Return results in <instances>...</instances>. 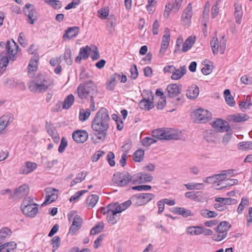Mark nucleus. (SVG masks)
<instances>
[{"label":"nucleus","instance_id":"31","mask_svg":"<svg viewBox=\"0 0 252 252\" xmlns=\"http://www.w3.org/2000/svg\"><path fill=\"white\" fill-rule=\"evenodd\" d=\"M74 101V95L72 94H69L65 98L63 101V108L66 109L69 108L72 105Z\"/></svg>","mask_w":252,"mask_h":252},{"label":"nucleus","instance_id":"34","mask_svg":"<svg viewBox=\"0 0 252 252\" xmlns=\"http://www.w3.org/2000/svg\"><path fill=\"white\" fill-rule=\"evenodd\" d=\"M202 227L200 226H189L187 228V232L188 234L192 235H198L202 234Z\"/></svg>","mask_w":252,"mask_h":252},{"label":"nucleus","instance_id":"4","mask_svg":"<svg viewBox=\"0 0 252 252\" xmlns=\"http://www.w3.org/2000/svg\"><path fill=\"white\" fill-rule=\"evenodd\" d=\"M153 137L160 140H178L181 138V132H177L172 129H157L152 131Z\"/></svg>","mask_w":252,"mask_h":252},{"label":"nucleus","instance_id":"15","mask_svg":"<svg viewBox=\"0 0 252 252\" xmlns=\"http://www.w3.org/2000/svg\"><path fill=\"white\" fill-rule=\"evenodd\" d=\"M182 90V86L177 85L176 84H171L167 86L166 91L167 97L172 98L179 95Z\"/></svg>","mask_w":252,"mask_h":252},{"label":"nucleus","instance_id":"52","mask_svg":"<svg viewBox=\"0 0 252 252\" xmlns=\"http://www.w3.org/2000/svg\"><path fill=\"white\" fill-rule=\"evenodd\" d=\"M238 146L239 149H252V142H241L239 143Z\"/></svg>","mask_w":252,"mask_h":252},{"label":"nucleus","instance_id":"42","mask_svg":"<svg viewBox=\"0 0 252 252\" xmlns=\"http://www.w3.org/2000/svg\"><path fill=\"white\" fill-rule=\"evenodd\" d=\"M104 223L102 222H99L91 229L90 234L94 235L101 232L104 228Z\"/></svg>","mask_w":252,"mask_h":252},{"label":"nucleus","instance_id":"54","mask_svg":"<svg viewBox=\"0 0 252 252\" xmlns=\"http://www.w3.org/2000/svg\"><path fill=\"white\" fill-rule=\"evenodd\" d=\"M60 238L58 236H56L51 240V244L53 245V251L56 250L60 246Z\"/></svg>","mask_w":252,"mask_h":252},{"label":"nucleus","instance_id":"29","mask_svg":"<svg viewBox=\"0 0 252 252\" xmlns=\"http://www.w3.org/2000/svg\"><path fill=\"white\" fill-rule=\"evenodd\" d=\"M195 42V37H189L183 44L182 51L186 52L190 49Z\"/></svg>","mask_w":252,"mask_h":252},{"label":"nucleus","instance_id":"20","mask_svg":"<svg viewBox=\"0 0 252 252\" xmlns=\"http://www.w3.org/2000/svg\"><path fill=\"white\" fill-rule=\"evenodd\" d=\"M29 189L28 186L24 184L14 190L13 197L17 198H21L28 195Z\"/></svg>","mask_w":252,"mask_h":252},{"label":"nucleus","instance_id":"56","mask_svg":"<svg viewBox=\"0 0 252 252\" xmlns=\"http://www.w3.org/2000/svg\"><path fill=\"white\" fill-rule=\"evenodd\" d=\"M152 187L150 185H138L134 186L132 188L133 190H136L138 191L141 190H149L151 189Z\"/></svg>","mask_w":252,"mask_h":252},{"label":"nucleus","instance_id":"38","mask_svg":"<svg viewBox=\"0 0 252 252\" xmlns=\"http://www.w3.org/2000/svg\"><path fill=\"white\" fill-rule=\"evenodd\" d=\"M91 51L90 47L87 45L80 49L79 55L81 56L82 59L86 60L89 58Z\"/></svg>","mask_w":252,"mask_h":252},{"label":"nucleus","instance_id":"39","mask_svg":"<svg viewBox=\"0 0 252 252\" xmlns=\"http://www.w3.org/2000/svg\"><path fill=\"white\" fill-rule=\"evenodd\" d=\"M130 204H132L131 199L121 204L117 205V209L115 210L116 213H120L127 209Z\"/></svg>","mask_w":252,"mask_h":252},{"label":"nucleus","instance_id":"51","mask_svg":"<svg viewBox=\"0 0 252 252\" xmlns=\"http://www.w3.org/2000/svg\"><path fill=\"white\" fill-rule=\"evenodd\" d=\"M109 14V10L107 8H102L98 11V16L102 19H106Z\"/></svg>","mask_w":252,"mask_h":252},{"label":"nucleus","instance_id":"24","mask_svg":"<svg viewBox=\"0 0 252 252\" xmlns=\"http://www.w3.org/2000/svg\"><path fill=\"white\" fill-rule=\"evenodd\" d=\"M185 196L191 200L195 201H201L203 199L202 193L200 191H189L185 194Z\"/></svg>","mask_w":252,"mask_h":252},{"label":"nucleus","instance_id":"36","mask_svg":"<svg viewBox=\"0 0 252 252\" xmlns=\"http://www.w3.org/2000/svg\"><path fill=\"white\" fill-rule=\"evenodd\" d=\"M48 125V123H46V125ZM47 128V132L52 137L54 140V141L57 143H58L60 140V137L55 128H50L49 126H46Z\"/></svg>","mask_w":252,"mask_h":252},{"label":"nucleus","instance_id":"13","mask_svg":"<svg viewBox=\"0 0 252 252\" xmlns=\"http://www.w3.org/2000/svg\"><path fill=\"white\" fill-rule=\"evenodd\" d=\"M24 12L28 17L27 21L31 24H33L36 20V11L33 5L27 3L24 8Z\"/></svg>","mask_w":252,"mask_h":252},{"label":"nucleus","instance_id":"5","mask_svg":"<svg viewBox=\"0 0 252 252\" xmlns=\"http://www.w3.org/2000/svg\"><path fill=\"white\" fill-rule=\"evenodd\" d=\"M38 205L33 202L32 197L25 198L22 201L20 208L23 213L27 217L34 218L38 213Z\"/></svg>","mask_w":252,"mask_h":252},{"label":"nucleus","instance_id":"21","mask_svg":"<svg viewBox=\"0 0 252 252\" xmlns=\"http://www.w3.org/2000/svg\"><path fill=\"white\" fill-rule=\"evenodd\" d=\"M13 119V118L10 114L3 115L0 118V133L12 122Z\"/></svg>","mask_w":252,"mask_h":252},{"label":"nucleus","instance_id":"19","mask_svg":"<svg viewBox=\"0 0 252 252\" xmlns=\"http://www.w3.org/2000/svg\"><path fill=\"white\" fill-rule=\"evenodd\" d=\"M82 220L81 217L76 215L73 219L72 223L69 228V233L71 235H73L81 227Z\"/></svg>","mask_w":252,"mask_h":252},{"label":"nucleus","instance_id":"59","mask_svg":"<svg viewBox=\"0 0 252 252\" xmlns=\"http://www.w3.org/2000/svg\"><path fill=\"white\" fill-rule=\"evenodd\" d=\"M183 0H175V2L171 4V7L173 8V10L177 12L181 6Z\"/></svg>","mask_w":252,"mask_h":252},{"label":"nucleus","instance_id":"8","mask_svg":"<svg viewBox=\"0 0 252 252\" xmlns=\"http://www.w3.org/2000/svg\"><path fill=\"white\" fill-rule=\"evenodd\" d=\"M143 99L139 103L141 109L150 110L154 107V94L152 91L144 90L142 94Z\"/></svg>","mask_w":252,"mask_h":252},{"label":"nucleus","instance_id":"27","mask_svg":"<svg viewBox=\"0 0 252 252\" xmlns=\"http://www.w3.org/2000/svg\"><path fill=\"white\" fill-rule=\"evenodd\" d=\"M37 167L35 163L32 162H27L26 165L23 166L21 169V173L23 174H27L33 171Z\"/></svg>","mask_w":252,"mask_h":252},{"label":"nucleus","instance_id":"3","mask_svg":"<svg viewBox=\"0 0 252 252\" xmlns=\"http://www.w3.org/2000/svg\"><path fill=\"white\" fill-rule=\"evenodd\" d=\"M52 84V82L45 75L39 74L29 82V89L32 92L41 93L45 92Z\"/></svg>","mask_w":252,"mask_h":252},{"label":"nucleus","instance_id":"6","mask_svg":"<svg viewBox=\"0 0 252 252\" xmlns=\"http://www.w3.org/2000/svg\"><path fill=\"white\" fill-rule=\"evenodd\" d=\"M231 227L229 222L226 221H222L218 224L215 229L217 234L213 236V239L216 241H220L225 238L227 235V231Z\"/></svg>","mask_w":252,"mask_h":252},{"label":"nucleus","instance_id":"22","mask_svg":"<svg viewBox=\"0 0 252 252\" xmlns=\"http://www.w3.org/2000/svg\"><path fill=\"white\" fill-rule=\"evenodd\" d=\"M199 93V87L197 85L193 84L189 87L187 90L186 95L188 98L192 99L198 96Z\"/></svg>","mask_w":252,"mask_h":252},{"label":"nucleus","instance_id":"45","mask_svg":"<svg viewBox=\"0 0 252 252\" xmlns=\"http://www.w3.org/2000/svg\"><path fill=\"white\" fill-rule=\"evenodd\" d=\"M117 214L118 213H116V211H115L114 212H110L107 216V220L110 224H114L117 222L118 219L116 218Z\"/></svg>","mask_w":252,"mask_h":252},{"label":"nucleus","instance_id":"48","mask_svg":"<svg viewBox=\"0 0 252 252\" xmlns=\"http://www.w3.org/2000/svg\"><path fill=\"white\" fill-rule=\"evenodd\" d=\"M249 204V201L247 198H242L241 202L238 207L237 212L239 214H241L243 209L245 207L248 206Z\"/></svg>","mask_w":252,"mask_h":252},{"label":"nucleus","instance_id":"16","mask_svg":"<svg viewBox=\"0 0 252 252\" xmlns=\"http://www.w3.org/2000/svg\"><path fill=\"white\" fill-rule=\"evenodd\" d=\"M72 138L78 143L85 142L88 138V134L85 130H77L72 133Z\"/></svg>","mask_w":252,"mask_h":252},{"label":"nucleus","instance_id":"35","mask_svg":"<svg viewBox=\"0 0 252 252\" xmlns=\"http://www.w3.org/2000/svg\"><path fill=\"white\" fill-rule=\"evenodd\" d=\"M87 175V172L84 171L78 174L76 178L71 181L70 186L72 187L76 184L82 182L85 179Z\"/></svg>","mask_w":252,"mask_h":252},{"label":"nucleus","instance_id":"26","mask_svg":"<svg viewBox=\"0 0 252 252\" xmlns=\"http://www.w3.org/2000/svg\"><path fill=\"white\" fill-rule=\"evenodd\" d=\"M170 40V37L169 35H163L162 38L161 43V48L159 50V53L163 55L166 49H167L169 42Z\"/></svg>","mask_w":252,"mask_h":252},{"label":"nucleus","instance_id":"58","mask_svg":"<svg viewBox=\"0 0 252 252\" xmlns=\"http://www.w3.org/2000/svg\"><path fill=\"white\" fill-rule=\"evenodd\" d=\"M131 73V77L132 79H135L138 75V71L135 64H133L130 68V70Z\"/></svg>","mask_w":252,"mask_h":252},{"label":"nucleus","instance_id":"50","mask_svg":"<svg viewBox=\"0 0 252 252\" xmlns=\"http://www.w3.org/2000/svg\"><path fill=\"white\" fill-rule=\"evenodd\" d=\"M88 192L87 190H82L76 192L73 195L71 196L69 201L71 202L78 200L84 194Z\"/></svg>","mask_w":252,"mask_h":252},{"label":"nucleus","instance_id":"53","mask_svg":"<svg viewBox=\"0 0 252 252\" xmlns=\"http://www.w3.org/2000/svg\"><path fill=\"white\" fill-rule=\"evenodd\" d=\"M157 141L149 137H146L144 138L142 141V143L144 146L149 147L152 144L156 143Z\"/></svg>","mask_w":252,"mask_h":252},{"label":"nucleus","instance_id":"62","mask_svg":"<svg viewBox=\"0 0 252 252\" xmlns=\"http://www.w3.org/2000/svg\"><path fill=\"white\" fill-rule=\"evenodd\" d=\"M105 235L104 234H100L99 237L94 241V247L95 249H97L99 247L100 243L102 242L105 237Z\"/></svg>","mask_w":252,"mask_h":252},{"label":"nucleus","instance_id":"55","mask_svg":"<svg viewBox=\"0 0 252 252\" xmlns=\"http://www.w3.org/2000/svg\"><path fill=\"white\" fill-rule=\"evenodd\" d=\"M238 182V181L237 179H235L225 180L223 183L224 185L222 187V188L232 186L233 185L237 184Z\"/></svg>","mask_w":252,"mask_h":252},{"label":"nucleus","instance_id":"2","mask_svg":"<svg viewBox=\"0 0 252 252\" xmlns=\"http://www.w3.org/2000/svg\"><path fill=\"white\" fill-rule=\"evenodd\" d=\"M96 86L91 81H87L85 83L81 84L77 88V93L79 97L82 100H88L91 99V111H94L95 102L93 98L97 94Z\"/></svg>","mask_w":252,"mask_h":252},{"label":"nucleus","instance_id":"33","mask_svg":"<svg viewBox=\"0 0 252 252\" xmlns=\"http://www.w3.org/2000/svg\"><path fill=\"white\" fill-rule=\"evenodd\" d=\"M91 113V110L90 108H87L86 109H81L79 112V120L84 122L87 120L90 117Z\"/></svg>","mask_w":252,"mask_h":252},{"label":"nucleus","instance_id":"32","mask_svg":"<svg viewBox=\"0 0 252 252\" xmlns=\"http://www.w3.org/2000/svg\"><path fill=\"white\" fill-rule=\"evenodd\" d=\"M249 118V116L244 113H239L231 116V119L235 123L246 121L248 120Z\"/></svg>","mask_w":252,"mask_h":252},{"label":"nucleus","instance_id":"30","mask_svg":"<svg viewBox=\"0 0 252 252\" xmlns=\"http://www.w3.org/2000/svg\"><path fill=\"white\" fill-rule=\"evenodd\" d=\"M8 55L6 52L5 53L4 51L0 53V68L2 69L3 68L6 67L9 63Z\"/></svg>","mask_w":252,"mask_h":252},{"label":"nucleus","instance_id":"12","mask_svg":"<svg viewBox=\"0 0 252 252\" xmlns=\"http://www.w3.org/2000/svg\"><path fill=\"white\" fill-rule=\"evenodd\" d=\"M153 177L149 173H138L133 175L132 183L140 184L150 182L153 180Z\"/></svg>","mask_w":252,"mask_h":252},{"label":"nucleus","instance_id":"25","mask_svg":"<svg viewBox=\"0 0 252 252\" xmlns=\"http://www.w3.org/2000/svg\"><path fill=\"white\" fill-rule=\"evenodd\" d=\"M187 69L185 65L181 66L179 69L174 70L171 78L173 80H178L180 79L186 73Z\"/></svg>","mask_w":252,"mask_h":252},{"label":"nucleus","instance_id":"46","mask_svg":"<svg viewBox=\"0 0 252 252\" xmlns=\"http://www.w3.org/2000/svg\"><path fill=\"white\" fill-rule=\"evenodd\" d=\"M12 231L8 227L2 228L0 230V241L11 235Z\"/></svg>","mask_w":252,"mask_h":252},{"label":"nucleus","instance_id":"64","mask_svg":"<svg viewBox=\"0 0 252 252\" xmlns=\"http://www.w3.org/2000/svg\"><path fill=\"white\" fill-rule=\"evenodd\" d=\"M104 154L105 152L103 151H98L96 152L92 157L93 161H97L99 159V158L102 156V155Z\"/></svg>","mask_w":252,"mask_h":252},{"label":"nucleus","instance_id":"17","mask_svg":"<svg viewBox=\"0 0 252 252\" xmlns=\"http://www.w3.org/2000/svg\"><path fill=\"white\" fill-rule=\"evenodd\" d=\"M192 16V7L191 4L189 3L183 12L181 20L185 24L189 26Z\"/></svg>","mask_w":252,"mask_h":252},{"label":"nucleus","instance_id":"60","mask_svg":"<svg viewBox=\"0 0 252 252\" xmlns=\"http://www.w3.org/2000/svg\"><path fill=\"white\" fill-rule=\"evenodd\" d=\"M18 42H19L20 44L24 47H25L28 45V42L24 38V33L23 32H20L18 37Z\"/></svg>","mask_w":252,"mask_h":252},{"label":"nucleus","instance_id":"18","mask_svg":"<svg viewBox=\"0 0 252 252\" xmlns=\"http://www.w3.org/2000/svg\"><path fill=\"white\" fill-rule=\"evenodd\" d=\"M120 78L121 75L119 73H115L111 75L106 83V89L108 91L114 90L116 85L117 80H119Z\"/></svg>","mask_w":252,"mask_h":252},{"label":"nucleus","instance_id":"43","mask_svg":"<svg viewBox=\"0 0 252 252\" xmlns=\"http://www.w3.org/2000/svg\"><path fill=\"white\" fill-rule=\"evenodd\" d=\"M200 214L203 217L208 219L215 218L218 216V214L216 212L206 209L201 210Z\"/></svg>","mask_w":252,"mask_h":252},{"label":"nucleus","instance_id":"49","mask_svg":"<svg viewBox=\"0 0 252 252\" xmlns=\"http://www.w3.org/2000/svg\"><path fill=\"white\" fill-rule=\"evenodd\" d=\"M203 136L205 140L209 142H213L215 141V137L213 134L212 130L204 131Z\"/></svg>","mask_w":252,"mask_h":252},{"label":"nucleus","instance_id":"37","mask_svg":"<svg viewBox=\"0 0 252 252\" xmlns=\"http://www.w3.org/2000/svg\"><path fill=\"white\" fill-rule=\"evenodd\" d=\"M63 58L67 64L70 65L72 64L73 60L71 57V52L69 48H65Z\"/></svg>","mask_w":252,"mask_h":252},{"label":"nucleus","instance_id":"61","mask_svg":"<svg viewBox=\"0 0 252 252\" xmlns=\"http://www.w3.org/2000/svg\"><path fill=\"white\" fill-rule=\"evenodd\" d=\"M67 145V142L65 140L64 138L63 137L61 140L60 145L59 147V149H58L59 152L61 153H63Z\"/></svg>","mask_w":252,"mask_h":252},{"label":"nucleus","instance_id":"1","mask_svg":"<svg viewBox=\"0 0 252 252\" xmlns=\"http://www.w3.org/2000/svg\"><path fill=\"white\" fill-rule=\"evenodd\" d=\"M110 119L108 110L104 108H101L96 113L92 123V127L95 131L94 135L99 140H103L109 128V122Z\"/></svg>","mask_w":252,"mask_h":252},{"label":"nucleus","instance_id":"41","mask_svg":"<svg viewBox=\"0 0 252 252\" xmlns=\"http://www.w3.org/2000/svg\"><path fill=\"white\" fill-rule=\"evenodd\" d=\"M177 213L182 215L184 218H187L189 216H192L191 212L190 210L186 209L183 207L175 208Z\"/></svg>","mask_w":252,"mask_h":252},{"label":"nucleus","instance_id":"9","mask_svg":"<svg viewBox=\"0 0 252 252\" xmlns=\"http://www.w3.org/2000/svg\"><path fill=\"white\" fill-rule=\"evenodd\" d=\"M154 197L155 195L153 193H145L135 194L130 198L133 205L139 206L147 204Z\"/></svg>","mask_w":252,"mask_h":252},{"label":"nucleus","instance_id":"7","mask_svg":"<svg viewBox=\"0 0 252 252\" xmlns=\"http://www.w3.org/2000/svg\"><path fill=\"white\" fill-rule=\"evenodd\" d=\"M191 117L197 123H205L212 119V114L210 111L200 108L193 111Z\"/></svg>","mask_w":252,"mask_h":252},{"label":"nucleus","instance_id":"14","mask_svg":"<svg viewBox=\"0 0 252 252\" xmlns=\"http://www.w3.org/2000/svg\"><path fill=\"white\" fill-rule=\"evenodd\" d=\"M212 126L219 132H229L231 130L228 122L221 119H217L214 121Z\"/></svg>","mask_w":252,"mask_h":252},{"label":"nucleus","instance_id":"63","mask_svg":"<svg viewBox=\"0 0 252 252\" xmlns=\"http://www.w3.org/2000/svg\"><path fill=\"white\" fill-rule=\"evenodd\" d=\"M61 63V56L56 58H53L50 61V63L52 66L60 64Z\"/></svg>","mask_w":252,"mask_h":252},{"label":"nucleus","instance_id":"11","mask_svg":"<svg viewBox=\"0 0 252 252\" xmlns=\"http://www.w3.org/2000/svg\"><path fill=\"white\" fill-rule=\"evenodd\" d=\"M131 176L128 173H119L117 172L114 174L113 181L117 185L120 187H124L130 181L132 182Z\"/></svg>","mask_w":252,"mask_h":252},{"label":"nucleus","instance_id":"28","mask_svg":"<svg viewBox=\"0 0 252 252\" xmlns=\"http://www.w3.org/2000/svg\"><path fill=\"white\" fill-rule=\"evenodd\" d=\"M99 197L97 195L92 194L89 196L86 200V204L89 209L93 208L98 202Z\"/></svg>","mask_w":252,"mask_h":252},{"label":"nucleus","instance_id":"57","mask_svg":"<svg viewBox=\"0 0 252 252\" xmlns=\"http://www.w3.org/2000/svg\"><path fill=\"white\" fill-rule=\"evenodd\" d=\"M115 156L113 153L111 152H108L107 155V159L111 166H114L115 165V162L114 160Z\"/></svg>","mask_w":252,"mask_h":252},{"label":"nucleus","instance_id":"44","mask_svg":"<svg viewBox=\"0 0 252 252\" xmlns=\"http://www.w3.org/2000/svg\"><path fill=\"white\" fill-rule=\"evenodd\" d=\"M218 43V39L215 37H214L213 40L210 42L212 52L214 55H216L218 53V50L219 48V45Z\"/></svg>","mask_w":252,"mask_h":252},{"label":"nucleus","instance_id":"23","mask_svg":"<svg viewBox=\"0 0 252 252\" xmlns=\"http://www.w3.org/2000/svg\"><path fill=\"white\" fill-rule=\"evenodd\" d=\"M79 30V27L76 26L67 28L65 33L63 35V39L66 40V39H69L76 37L78 33Z\"/></svg>","mask_w":252,"mask_h":252},{"label":"nucleus","instance_id":"47","mask_svg":"<svg viewBox=\"0 0 252 252\" xmlns=\"http://www.w3.org/2000/svg\"><path fill=\"white\" fill-rule=\"evenodd\" d=\"M37 63L36 60L32 59L28 65V73L29 74L32 72L36 71L37 69Z\"/></svg>","mask_w":252,"mask_h":252},{"label":"nucleus","instance_id":"10","mask_svg":"<svg viewBox=\"0 0 252 252\" xmlns=\"http://www.w3.org/2000/svg\"><path fill=\"white\" fill-rule=\"evenodd\" d=\"M0 46L2 48L4 47V51L6 52L10 59L14 60L15 56L17 53L18 46L13 40L12 41L8 40L6 43L1 41Z\"/></svg>","mask_w":252,"mask_h":252},{"label":"nucleus","instance_id":"40","mask_svg":"<svg viewBox=\"0 0 252 252\" xmlns=\"http://www.w3.org/2000/svg\"><path fill=\"white\" fill-rule=\"evenodd\" d=\"M144 151L142 149L136 151L133 155V159L135 162L141 161L144 157Z\"/></svg>","mask_w":252,"mask_h":252}]
</instances>
